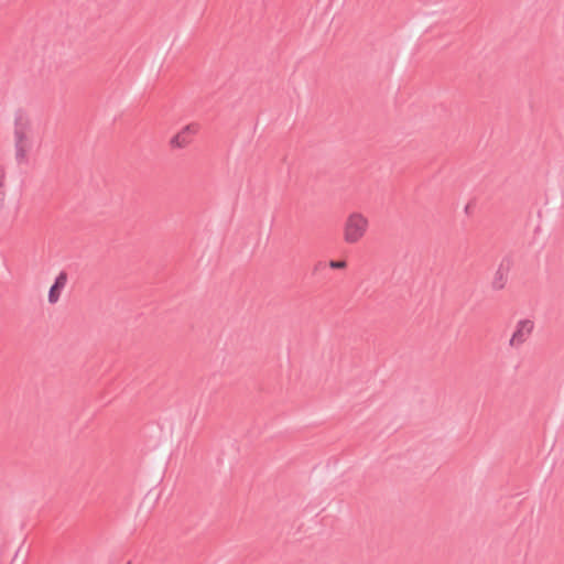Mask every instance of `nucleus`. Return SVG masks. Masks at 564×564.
Returning a JSON list of instances; mask_svg holds the SVG:
<instances>
[{
  "label": "nucleus",
  "instance_id": "obj_1",
  "mask_svg": "<svg viewBox=\"0 0 564 564\" xmlns=\"http://www.w3.org/2000/svg\"><path fill=\"white\" fill-rule=\"evenodd\" d=\"M369 221L361 213H351L344 224V240L347 243L358 242L367 232Z\"/></svg>",
  "mask_w": 564,
  "mask_h": 564
},
{
  "label": "nucleus",
  "instance_id": "obj_8",
  "mask_svg": "<svg viewBox=\"0 0 564 564\" xmlns=\"http://www.w3.org/2000/svg\"><path fill=\"white\" fill-rule=\"evenodd\" d=\"M128 564H130V563H128Z\"/></svg>",
  "mask_w": 564,
  "mask_h": 564
},
{
  "label": "nucleus",
  "instance_id": "obj_2",
  "mask_svg": "<svg viewBox=\"0 0 564 564\" xmlns=\"http://www.w3.org/2000/svg\"><path fill=\"white\" fill-rule=\"evenodd\" d=\"M20 119H17L15 121V131H14V139H15V160L19 164L26 163L28 162V152L31 149V141L28 135V129L25 124L21 123L19 121Z\"/></svg>",
  "mask_w": 564,
  "mask_h": 564
},
{
  "label": "nucleus",
  "instance_id": "obj_7",
  "mask_svg": "<svg viewBox=\"0 0 564 564\" xmlns=\"http://www.w3.org/2000/svg\"><path fill=\"white\" fill-rule=\"evenodd\" d=\"M346 265H347L346 261H343V260H332L329 262V267L332 269H344V268H346Z\"/></svg>",
  "mask_w": 564,
  "mask_h": 564
},
{
  "label": "nucleus",
  "instance_id": "obj_4",
  "mask_svg": "<svg viewBox=\"0 0 564 564\" xmlns=\"http://www.w3.org/2000/svg\"><path fill=\"white\" fill-rule=\"evenodd\" d=\"M511 264H512V261L510 258L506 257L501 260L496 273H495V276H494V280H492V289L495 290H501L505 288L506 283H507V279H508V273L510 271V268H511Z\"/></svg>",
  "mask_w": 564,
  "mask_h": 564
},
{
  "label": "nucleus",
  "instance_id": "obj_6",
  "mask_svg": "<svg viewBox=\"0 0 564 564\" xmlns=\"http://www.w3.org/2000/svg\"><path fill=\"white\" fill-rule=\"evenodd\" d=\"M191 131V126L185 127L180 133L172 138L171 145L174 148H184L189 142L187 134Z\"/></svg>",
  "mask_w": 564,
  "mask_h": 564
},
{
  "label": "nucleus",
  "instance_id": "obj_3",
  "mask_svg": "<svg viewBox=\"0 0 564 564\" xmlns=\"http://www.w3.org/2000/svg\"><path fill=\"white\" fill-rule=\"evenodd\" d=\"M533 329V321L529 318L520 319L516 325V329L511 338L509 339V346L512 348H519L530 338Z\"/></svg>",
  "mask_w": 564,
  "mask_h": 564
},
{
  "label": "nucleus",
  "instance_id": "obj_5",
  "mask_svg": "<svg viewBox=\"0 0 564 564\" xmlns=\"http://www.w3.org/2000/svg\"><path fill=\"white\" fill-rule=\"evenodd\" d=\"M67 283V273L65 271H61L58 275L55 278L54 283L51 285L48 291V302L51 304H55L58 302L61 297V292L65 288Z\"/></svg>",
  "mask_w": 564,
  "mask_h": 564
}]
</instances>
